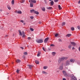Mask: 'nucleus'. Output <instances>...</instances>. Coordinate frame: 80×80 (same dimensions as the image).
<instances>
[{
  "label": "nucleus",
  "instance_id": "obj_1",
  "mask_svg": "<svg viewBox=\"0 0 80 80\" xmlns=\"http://www.w3.org/2000/svg\"><path fill=\"white\" fill-rule=\"evenodd\" d=\"M68 57H62L60 58L58 60V62L59 63H61V62L62 61H63L64 60H67L68 58Z\"/></svg>",
  "mask_w": 80,
  "mask_h": 80
},
{
  "label": "nucleus",
  "instance_id": "obj_2",
  "mask_svg": "<svg viewBox=\"0 0 80 80\" xmlns=\"http://www.w3.org/2000/svg\"><path fill=\"white\" fill-rule=\"evenodd\" d=\"M19 32V35H20V36H22V37H25V32L24 31L22 32H22H21V31L20 30H18Z\"/></svg>",
  "mask_w": 80,
  "mask_h": 80
},
{
  "label": "nucleus",
  "instance_id": "obj_3",
  "mask_svg": "<svg viewBox=\"0 0 80 80\" xmlns=\"http://www.w3.org/2000/svg\"><path fill=\"white\" fill-rule=\"evenodd\" d=\"M64 65L65 66H68L70 65V62L68 60H67L65 62V63Z\"/></svg>",
  "mask_w": 80,
  "mask_h": 80
},
{
  "label": "nucleus",
  "instance_id": "obj_4",
  "mask_svg": "<svg viewBox=\"0 0 80 80\" xmlns=\"http://www.w3.org/2000/svg\"><path fill=\"white\" fill-rule=\"evenodd\" d=\"M36 42L38 43H43V39H37L36 40Z\"/></svg>",
  "mask_w": 80,
  "mask_h": 80
},
{
  "label": "nucleus",
  "instance_id": "obj_5",
  "mask_svg": "<svg viewBox=\"0 0 80 80\" xmlns=\"http://www.w3.org/2000/svg\"><path fill=\"white\" fill-rule=\"evenodd\" d=\"M70 62L71 63H74V62H75V59L73 58H72L70 59Z\"/></svg>",
  "mask_w": 80,
  "mask_h": 80
},
{
  "label": "nucleus",
  "instance_id": "obj_6",
  "mask_svg": "<svg viewBox=\"0 0 80 80\" xmlns=\"http://www.w3.org/2000/svg\"><path fill=\"white\" fill-rule=\"evenodd\" d=\"M70 43L72 46H74V47L76 46V43H75V42H71Z\"/></svg>",
  "mask_w": 80,
  "mask_h": 80
},
{
  "label": "nucleus",
  "instance_id": "obj_7",
  "mask_svg": "<svg viewBox=\"0 0 80 80\" xmlns=\"http://www.w3.org/2000/svg\"><path fill=\"white\" fill-rule=\"evenodd\" d=\"M29 2H32L33 3H35L37 2V1L35 0H30Z\"/></svg>",
  "mask_w": 80,
  "mask_h": 80
},
{
  "label": "nucleus",
  "instance_id": "obj_8",
  "mask_svg": "<svg viewBox=\"0 0 80 80\" xmlns=\"http://www.w3.org/2000/svg\"><path fill=\"white\" fill-rule=\"evenodd\" d=\"M48 39H49V38L48 37L46 38L44 41V43H47V42L48 41Z\"/></svg>",
  "mask_w": 80,
  "mask_h": 80
},
{
  "label": "nucleus",
  "instance_id": "obj_9",
  "mask_svg": "<svg viewBox=\"0 0 80 80\" xmlns=\"http://www.w3.org/2000/svg\"><path fill=\"white\" fill-rule=\"evenodd\" d=\"M27 66L29 67V68L31 69L32 67H33V65H28Z\"/></svg>",
  "mask_w": 80,
  "mask_h": 80
},
{
  "label": "nucleus",
  "instance_id": "obj_10",
  "mask_svg": "<svg viewBox=\"0 0 80 80\" xmlns=\"http://www.w3.org/2000/svg\"><path fill=\"white\" fill-rule=\"evenodd\" d=\"M16 63H20V62H21V61H20V60L19 59H18L16 60Z\"/></svg>",
  "mask_w": 80,
  "mask_h": 80
},
{
  "label": "nucleus",
  "instance_id": "obj_11",
  "mask_svg": "<svg viewBox=\"0 0 80 80\" xmlns=\"http://www.w3.org/2000/svg\"><path fill=\"white\" fill-rule=\"evenodd\" d=\"M63 64L62 63L61 65H60V70H62L63 69Z\"/></svg>",
  "mask_w": 80,
  "mask_h": 80
},
{
  "label": "nucleus",
  "instance_id": "obj_12",
  "mask_svg": "<svg viewBox=\"0 0 80 80\" xmlns=\"http://www.w3.org/2000/svg\"><path fill=\"white\" fill-rule=\"evenodd\" d=\"M71 35H72L71 34H68L66 35V37H71Z\"/></svg>",
  "mask_w": 80,
  "mask_h": 80
},
{
  "label": "nucleus",
  "instance_id": "obj_13",
  "mask_svg": "<svg viewBox=\"0 0 80 80\" xmlns=\"http://www.w3.org/2000/svg\"><path fill=\"white\" fill-rule=\"evenodd\" d=\"M50 3L51 5V6H52V5H53V4H54V2H53V1H52L50 2Z\"/></svg>",
  "mask_w": 80,
  "mask_h": 80
},
{
  "label": "nucleus",
  "instance_id": "obj_14",
  "mask_svg": "<svg viewBox=\"0 0 80 80\" xmlns=\"http://www.w3.org/2000/svg\"><path fill=\"white\" fill-rule=\"evenodd\" d=\"M34 13H35V14H36L37 15H38L39 14V12H38V11H35L34 12Z\"/></svg>",
  "mask_w": 80,
  "mask_h": 80
},
{
  "label": "nucleus",
  "instance_id": "obj_15",
  "mask_svg": "<svg viewBox=\"0 0 80 80\" xmlns=\"http://www.w3.org/2000/svg\"><path fill=\"white\" fill-rule=\"evenodd\" d=\"M72 45L70 44L68 46V48H69V49H71V48H72Z\"/></svg>",
  "mask_w": 80,
  "mask_h": 80
},
{
  "label": "nucleus",
  "instance_id": "obj_16",
  "mask_svg": "<svg viewBox=\"0 0 80 80\" xmlns=\"http://www.w3.org/2000/svg\"><path fill=\"white\" fill-rule=\"evenodd\" d=\"M35 10L34 9H32L30 10L31 13H34L35 12Z\"/></svg>",
  "mask_w": 80,
  "mask_h": 80
},
{
  "label": "nucleus",
  "instance_id": "obj_17",
  "mask_svg": "<svg viewBox=\"0 0 80 80\" xmlns=\"http://www.w3.org/2000/svg\"><path fill=\"white\" fill-rule=\"evenodd\" d=\"M42 73L43 74H45V75H47V74H48V73H47V72L44 71H42Z\"/></svg>",
  "mask_w": 80,
  "mask_h": 80
},
{
  "label": "nucleus",
  "instance_id": "obj_18",
  "mask_svg": "<svg viewBox=\"0 0 80 80\" xmlns=\"http://www.w3.org/2000/svg\"><path fill=\"white\" fill-rule=\"evenodd\" d=\"M47 9H48V10H51L52 8V7H47Z\"/></svg>",
  "mask_w": 80,
  "mask_h": 80
},
{
  "label": "nucleus",
  "instance_id": "obj_19",
  "mask_svg": "<svg viewBox=\"0 0 80 80\" xmlns=\"http://www.w3.org/2000/svg\"><path fill=\"white\" fill-rule=\"evenodd\" d=\"M55 54H56V52H52V55L53 56H55Z\"/></svg>",
  "mask_w": 80,
  "mask_h": 80
},
{
  "label": "nucleus",
  "instance_id": "obj_20",
  "mask_svg": "<svg viewBox=\"0 0 80 80\" xmlns=\"http://www.w3.org/2000/svg\"><path fill=\"white\" fill-rule=\"evenodd\" d=\"M37 55L38 57H39L40 55V52H38Z\"/></svg>",
  "mask_w": 80,
  "mask_h": 80
},
{
  "label": "nucleus",
  "instance_id": "obj_21",
  "mask_svg": "<svg viewBox=\"0 0 80 80\" xmlns=\"http://www.w3.org/2000/svg\"><path fill=\"white\" fill-rule=\"evenodd\" d=\"M35 63L36 64H39V62L38 60H35Z\"/></svg>",
  "mask_w": 80,
  "mask_h": 80
},
{
  "label": "nucleus",
  "instance_id": "obj_22",
  "mask_svg": "<svg viewBox=\"0 0 80 80\" xmlns=\"http://www.w3.org/2000/svg\"><path fill=\"white\" fill-rule=\"evenodd\" d=\"M30 7H33V4L32 3H30Z\"/></svg>",
  "mask_w": 80,
  "mask_h": 80
},
{
  "label": "nucleus",
  "instance_id": "obj_23",
  "mask_svg": "<svg viewBox=\"0 0 80 80\" xmlns=\"http://www.w3.org/2000/svg\"><path fill=\"white\" fill-rule=\"evenodd\" d=\"M48 68V67L47 66H44L43 67V69H44L45 70L46 69H47Z\"/></svg>",
  "mask_w": 80,
  "mask_h": 80
},
{
  "label": "nucleus",
  "instance_id": "obj_24",
  "mask_svg": "<svg viewBox=\"0 0 80 80\" xmlns=\"http://www.w3.org/2000/svg\"><path fill=\"white\" fill-rule=\"evenodd\" d=\"M14 0H12V5H14Z\"/></svg>",
  "mask_w": 80,
  "mask_h": 80
},
{
  "label": "nucleus",
  "instance_id": "obj_25",
  "mask_svg": "<svg viewBox=\"0 0 80 80\" xmlns=\"http://www.w3.org/2000/svg\"><path fill=\"white\" fill-rule=\"evenodd\" d=\"M7 8L9 10H11V7L9 6H7Z\"/></svg>",
  "mask_w": 80,
  "mask_h": 80
},
{
  "label": "nucleus",
  "instance_id": "obj_26",
  "mask_svg": "<svg viewBox=\"0 0 80 80\" xmlns=\"http://www.w3.org/2000/svg\"><path fill=\"white\" fill-rule=\"evenodd\" d=\"M58 36V33H56L55 35V37H57Z\"/></svg>",
  "mask_w": 80,
  "mask_h": 80
},
{
  "label": "nucleus",
  "instance_id": "obj_27",
  "mask_svg": "<svg viewBox=\"0 0 80 80\" xmlns=\"http://www.w3.org/2000/svg\"><path fill=\"white\" fill-rule=\"evenodd\" d=\"M72 78L74 80H77V78H75V77H73Z\"/></svg>",
  "mask_w": 80,
  "mask_h": 80
},
{
  "label": "nucleus",
  "instance_id": "obj_28",
  "mask_svg": "<svg viewBox=\"0 0 80 80\" xmlns=\"http://www.w3.org/2000/svg\"><path fill=\"white\" fill-rule=\"evenodd\" d=\"M25 2V1L24 0H22L21 1H20L21 3H24Z\"/></svg>",
  "mask_w": 80,
  "mask_h": 80
},
{
  "label": "nucleus",
  "instance_id": "obj_29",
  "mask_svg": "<svg viewBox=\"0 0 80 80\" xmlns=\"http://www.w3.org/2000/svg\"><path fill=\"white\" fill-rule=\"evenodd\" d=\"M42 11L45 12V8H42Z\"/></svg>",
  "mask_w": 80,
  "mask_h": 80
},
{
  "label": "nucleus",
  "instance_id": "obj_30",
  "mask_svg": "<svg viewBox=\"0 0 80 80\" xmlns=\"http://www.w3.org/2000/svg\"><path fill=\"white\" fill-rule=\"evenodd\" d=\"M18 13H19L20 14H21V13H22V11H18Z\"/></svg>",
  "mask_w": 80,
  "mask_h": 80
},
{
  "label": "nucleus",
  "instance_id": "obj_31",
  "mask_svg": "<svg viewBox=\"0 0 80 80\" xmlns=\"http://www.w3.org/2000/svg\"><path fill=\"white\" fill-rule=\"evenodd\" d=\"M71 30H72V31H74V30H75V28L73 27H72L71 28Z\"/></svg>",
  "mask_w": 80,
  "mask_h": 80
},
{
  "label": "nucleus",
  "instance_id": "obj_32",
  "mask_svg": "<svg viewBox=\"0 0 80 80\" xmlns=\"http://www.w3.org/2000/svg\"><path fill=\"white\" fill-rule=\"evenodd\" d=\"M64 75L65 77H68V75L67 74V73H66V72L65 73H64Z\"/></svg>",
  "mask_w": 80,
  "mask_h": 80
},
{
  "label": "nucleus",
  "instance_id": "obj_33",
  "mask_svg": "<svg viewBox=\"0 0 80 80\" xmlns=\"http://www.w3.org/2000/svg\"><path fill=\"white\" fill-rule=\"evenodd\" d=\"M58 7L59 9H60V10L62 8L61 7L60 5H59Z\"/></svg>",
  "mask_w": 80,
  "mask_h": 80
},
{
  "label": "nucleus",
  "instance_id": "obj_34",
  "mask_svg": "<svg viewBox=\"0 0 80 80\" xmlns=\"http://www.w3.org/2000/svg\"><path fill=\"white\" fill-rule=\"evenodd\" d=\"M24 55H27V54H28L27 53V52H24Z\"/></svg>",
  "mask_w": 80,
  "mask_h": 80
},
{
  "label": "nucleus",
  "instance_id": "obj_35",
  "mask_svg": "<svg viewBox=\"0 0 80 80\" xmlns=\"http://www.w3.org/2000/svg\"><path fill=\"white\" fill-rule=\"evenodd\" d=\"M77 28H78V30H80V26H77Z\"/></svg>",
  "mask_w": 80,
  "mask_h": 80
},
{
  "label": "nucleus",
  "instance_id": "obj_36",
  "mask_svg": "<svg viewBox=\"0 0 80 80\" xmlns=\"http://www.w3.org/2000/svg\"><path fill=\"white\" fill-rule=\"evenodd\" d=\"M65 25V22H64L62 23V26H63V25Z\"/></svg>",
  "mask_w": 80,
  "mask_h": 80
},
{
  "label": "nucleus",
  "instance_id": "obj_37",
  "mask_svg": "<svg viewBox=\"0 0 80 80\" xmlns=\"http://www.w3.org/2000/svg\"><path fill=\"white\" fill-rule=\"evenodd\" d=\"M51 47H55V45H54V44H51L50 45Z\"/></svg>",
  "mask_w": 80,
  "mask_h": 80
},
{
  "label": "nucleus",
  "instance_id": "obj_38",
  "mask_svg": "<svg viewBox=\"0 0 80 80\" xmlns=\"http://www.w3.org/2000/svg\"><path fill=\"white\" fill-rule=\"evenodd\" d=\"M58 41H59V42H62V40L60 39H58Z\"/></svg>",
  "mask_w": 80,
  "mask_h": 80
},
{
  "label": "nucleus",
  "instance_id": "obj_39",
  "mask_svg": "<svg viewBox=\"0 0 80 80\" xmlns=\"http://www.w3.org/2000/svg\"><path fill=\"white\" fill-rule=\"evenodd\" d=\"M42 50H43L44 52H45V49L44 48L42 47Z\"/></svg>",
  "mask_w": 80,
  "mask_h": 80
},
{
  "label": "nucleus",
  "instance_id": "obj_40",
  "mask_svg": "<svg viewBox=\"0 0 80 80\" xmlns=\"http://www.w3.org/2000/svg\"><path fill=\"white\" fill-rule=\"evenodd\" d=\"M58 1V0H54V2H57Z\"/></svg>",
  "mask_w": 80,
  "mask_h": 80
},
{
  "label": "nucleus",
  "instance_id": "obj_41",
  "mask_svg": "<svg viewBox=\"0 0 80 80\" xmlns=\"http://www.w3.org/2000/svg\"><path fill=\"white\" fill-rule=\"evenodd\" d=\"M30 18H31V19H33V16L30 17Z\"/></svg>",
  "mask_w": 80,
  "mask_h": 80
},
{
  "label": "nucleus",
  "instance_id": "obj_42",
  "mask_svg": "<svg viewBox=\"0 0 80 80\" xmlns=\"http://www.w3.org/2000/svg\"><path fill=\"white\" fill-rule=\"evenodd\" d=\"M30 30H31V31H33V30H34L32 28H31L30 29Z\"/></svg>",
  "mask_w": 80,
  "mask_h": 80
},
{
  "label": "nucleus",
  "instance_id": "obj_43",
  "mask_svg": "<svg viewBox=\"0 0 80 80\" xmlns=\"http://www.w3.org/2000/svg\"><path fill=\"white\" fill-rule=\"evenodd\" d=\"M31 38H31L29 37L28 38V40H31Z\"/></svg>",
  "mask_w": 80,
  "mask_h": 80
},
{
  "label": "nucleus",
  "instance_id": "obj_44",
  "mask_svg": "<svg viewBox=\"0 0 80 80\" xmlns=\"http://www.w3.org/2000/svg\"><path fill=\"white\" fill-rule=\"evenodd\" d=\"M19 72H20V71L19 70H17L16 71V72L17 73H19Z\"/></svg>",
  "mask_w": 80,
  "mask_h": 80
},
{
  "label": "nucleus",
  "instance_id": "obj_45",
  "mask_svg": "<svg viewBox=\"0 0 80 80\" xmlns=\"http://www.w3.org/2000/svg\"><path fill=\"white\" fill-rule=\"evenodd\" d=\"M62 72L64 74V73H66V72L65 71H63Z\"/></svg>",
  "mask_w": 80,
  "mask_h": 80
},
{
  "label": "nucleus",
  "instance_id": "obj_46",
  "mask_svg": "<svg viewBox=\"0 0 80 80\" xmlns=\"http://www.w3.org/2000/svg\"><path fill=\"white\" fill-rule=\"evenodd\" d=\"M23 22H24L23 20H21L20 21V22H22V23H23Z\"/></svg>",
  "mask_w": 80,
  "mask_h": 80
},
{
  "label": "nucleus",
  "instance_id": "obj_47",
  "mask_svg": "<svg viewBox=\"0 0 80 80\" xmlns=\"http://www.w3.org/2000/svg\"><path fill=\"white\" fill-rule=\"evenodd\" d=\"M75 47H72V50H75Z\"/></svg>",
  "mask_w": 80,
  "mask_h": 80
},
{
  "label": "nucleus",
  "instance_id": "obj_48",
  "mask_svg": "<svg viewBox=\"0 0 80 80\" xmlns=\"http://www.w3.org/2000/svg\"><path fill=\"white\" fill-rule=\"evenodd\" d=\"M44 2L45 3H46V4H47V1L46 0H44Z\"/></svg>",
  "mask_w": 80,
  "mask_h": 80
},
{
  "label": "nucleus",
  "instance_id": "obj_49",
  "mask_svg": "<svg viewBox=\"0 0 80 80\" xmlns=\"http://www.w3.org/2000/svg\"><path fill=\"white\" fill-rule=\"evenodd\" d=\"M62 80H67L65 78H63Z\"/></svg>",
  "mask_w": 80,
  "mask_h": 80
},
{
  "label": "nucleus",
  "instance_id": "obj_50",
  "mask_svg": "<svg viewBox=\"0 0 80 80\" xmlns=\"http://www.w3.org/2000/svg\"><path fill=\"white\" fill-rule=\"evenodd\" d=\"M26 23L25 22H24L23 23V25H26Z\"/></svg>",
  "mask_w": 80,
  "mask_h": 80
},
{
  "label": "nucleus",
  "instance_id": "obj_51",
  "mask_svg": "<svg viewBox=\"0 0 80 80\" xmlns=\"http://www.w3.org/2000/svg\"><path fill=\"white\" fill-rule=\"evenodd\" d=\"M78 50H79V51H80V47H79Z\"/></svg>",
  "mask_w": 80,
  "mask_h": 80
},
{
  "label": "nucleus",
  "instance_id": "obj_52",
  "mask_svg": "<svg viewBox=\"0 0 80 80\" xmlns=\"http://www.w3.org/2000/svg\"><path fill=\"white\" fill-rule=\"evenodd\" d=\"M21 48H22V50H23V48L21 47Z\"/></svg>",
  "mask_w": 80,
  "mask_h": 80
},
{
  "label": "nucleus",
  "instance_id": "obj_53",
  "mask_svg": "<svg viewBox=\"0 0 80 80\" xmlns=\"http://www.w3.org/2000/svg\"><path fill=\"white\" fill-rule=\"evenodd\" d=\"M39 24H40L41 23V22H39Z\"/></svg>",
  "mask_w": 80,
  "mask_h": 80
},
{
  "label": "nucleus",
  "instance_id": "obj_54",
  "mask_svg": "<svg viewBox=\"0 0 80 80\" xmlns=\"http://www.w3.org/2000/svg\"><path fill=\"white\" fill-rule=\"evenodd\" d=\"M78 3H79V4L80 3V0L78 2Z\"/></svg>",
  "mask_w": 80,
  "mask_h": 80
},
{
  "label": "nucleus",
  "instance_id": "obj_55",
  "mask_svg": "<svg viewBox=\"0 0 80 80\" xmlns=\"http://www.w3.org/2000/svg\"><path fill=\"white\" fill-rule=\"evenodd\" d=\"M52 0H49V1H51Z\"/></svg>",
  "mask_w": 80,
  "mask_h": 80
}]
</instances>
